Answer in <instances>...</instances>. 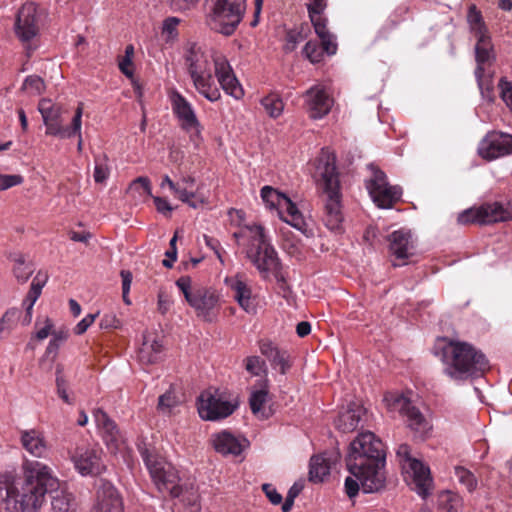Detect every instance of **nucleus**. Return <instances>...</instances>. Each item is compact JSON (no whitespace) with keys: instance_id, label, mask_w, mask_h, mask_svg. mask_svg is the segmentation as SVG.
Here are the masks:
<instances>
[{"instance_id":"nucleus-1","label":"nucleus","mask_w":512,"mask_h":512,"mask_svg":"<svg viewBox=\"0 0 512 512\" xmlns=\"http://www.w3.org/2000/svg\"><path fill=\"white\" fill-rule=\"evenodd\" d=\"M58 487L59 480L48 465L24 458L21 474H0V501L9 512H38L46 495Z\"/></svg>"},{"instance_id":"nucleus-2","label":"nucleus","mask_w":512,"mask_h":512,"mask_svg":"<svg viewBox=\"0 0 512 512\" xmlns=\"http://www.w3.org/2000/svg\"><path fill=\"white\" fill-rule=\"evenodd\" d=\"M182 57L195 90L208 101L216 102L221 98L212 74V63L221 88L235 99L243 97L244 91L223 54L209 52L202 45L189 41L183 47Z\"/></svg>"},{"instance_id":"nucleus-3","label":"nucleus","mask_w":512,"mask_h":512,"mask_svg":"<svg viewBox=\"0 0 512 512\" xmlns=\"http://www.w3.org/2000/svg\"><path fill=\"white\" fill-rule=\"evenodd\" d=\"M351 476L345 479V492L354 498L360 488L364 493H376L386 485L385 445L372 432L360 433L351 443L346 457Z\"/></svg>"},{"instance_id":"nucleus-4","label":"nucleus","mask_w":512,"mask_h":512,"mask_svg":"<svg viewBox=\"0 0 512 512\" xmlns=\"http://www.w3.org/2000/svg\"><path fill=\"white\" fill-rule=\"evenodd\" d=\"M335 162V155L327 149H322L315 160V171L312 175L318 188L325 195L323 222L329 230L338 232L342 228L343 214Z\"/></svg>"},{"instance_id":"nucleus-5","label":"nucleus","mask_w":512,"mask_h":512,"mask_svg":"<svg viewBox=\"0 0 512 512\" xmlns=\"http://www.w3.org/2000/svg\"><path fill=\"white\" fill-rule=\"evenodd\" d=\"M446 356L445 373L455 380L481 376L489 368L485 355L466 342H450Z\"/></svg>"},{"instance_id":"nucleus-6","label":"nucleus","mask_w":512,"mask_h":512,"mask_svg":"<svg viewBox=\"0 0 512 512\" xmlns=\"http://www.w3.org/2000/svg\"><path fill=\"white\" fill-rule=\"evenodd\" d=\"M246 10V0H206V23L224 36L235 33Z\"/></svg>"},{"instance_id":"nucleus-7","label":"nucleus","mask_w":512,"mask_h":512,"mask_svg":"<svg viewBox=\"0 0 512 512\" xmlns=\"http://www.w3.org/2000/svg\"><path fill=\"white\" fill-rule=\"evenodd\" d=\"M250 233V243L246 249L247 258L257 270L267 276L269 273H278L281 263L277 252L267 238L261 225L247 226Z\"/></svg>"},{"instance_id":"nucleus-8","label":"nucleus","mask_w":512,"mask_h":512,"mask_svg":"<svg viewBox=\"0 0 512 512\" xmlns=\"http://www.w3.org/2000/svg\"><path fill=\"white\" fill-rule=\"evenodd\" d=\"M138 449L157 489L172 497L180 496L179 476L172 464L145 445H139Z\"/></svg>"},{"instance_id":"nucleus-9","label":"nucleus","mask_w":512,"mask_h":512,"mask_svg":"<svg viewBox=\"0 0 512 512\" xmlns=\"http://www.w3.org/2000/svg\"><path fill=\"white\" fill-rule=\"evenodd\" d=\"M191 284L192 280L189 276H182L176 281L177 287L188 304L196 311L197 316L206 321H212L219 302L217 294L206 288H192Z\"/></svg>"},{"instance_id":"nucleus-10","label":"nucleus","mask_w":512,"mask_h":512,"mask_svg":"<svg viewBox=\"0 0 512 512\" xmlns=\"http://www.w3.org/2000/svg\"><path fill=\"white\" fill-rule=\"evenodd\" d=\"M261 198L270 207L278 209L283 221L302 233L307 232L308 226L303 215L288 196L270 186H264L261 189Z\"/></svg>"},{"instance_id":"nucleus-11","label":"nucleus","mask_w":512,"mask_h":512,"mask_svg":"<svg viewBox=\"0 0 512 512\" xmlns=\"http://www.w3.org/2000/svg\"><path fill=\"white\" fill-rule=\"evenodd\" d=\"M384 402L386 408L391 413H398L406 418L408 427L418 436H425L431 426L418 408L411 404V401L403 395L389 393L385 395Z\"/></svg>"},{"instance_id":"nucleus-12","label":"nucleus","mask_w":512,"mask_h":512,"mask_svg":"<svg viewBox=\"0 0 512 512\" xmlns=\"http://www.w3.org/2000/svg\"><path fill=\"white\" fill-rule=\"evenodd\" d=\"M396 454L403 469L411 472L416 492L422 498H426L430 494L433 484L429 467L411 457L410 447L407 444H401Z\"/></svg>"},{"instance_id":"nucleus-13","label":"nucleus","mask_w":512,"mask_h":512,"mask_svg":"<svg viewBox=\"0 0 512 512\" xmlns=\"http://www.w3.org/2000/svg\"><path fill=\"white\" fill-rule=\"evenodd\" d=\"M199 416L206 421H216L230 416L237 408L236 403L226 400L218 392L205 391L198 399Z\"/></svg>"},{"instance_id":"nucleus-14","label":"nucleus","mask_w":512,"mask_h":512,"mask_svg":"<svg viewBox=\"0 0 512 512\" xmlns=\"http://www.w3.org/2000/svg\"><path fill=\"white\" fill-rule=\"evenodd\" d=\"M41 13L33 2L24 3L16 14L14 31L22 42L35 38L41 27Z\"/></svg>"},{"instance_id":"nucleus-15","label":"nucleus","mask_w":512,"mask_h":512,"mask_svg":"<svg viewBox=\"0 0 512 512\" xmlns=\"http://www.w3.org/2000/svg\"><path fill=\"white\" fill-rule=\"evenodd\" d=\"M173 114L176 116L181 129L190 134H199L201 124L192 104L177 90L170 93Z\"/></svg>"},{"instance_id":"nucleus-16","label":"nucleus","mask_w":512,"mask_h":512,"mask_svg":"<svg viewBox=\"0 0 512 512\" xmlns=\"http://www.w3.org/2000/svg\"><path fill=\"white\" fill-rule=\"evenodd\" d=\"M101 450L95 447H76L71 454L75 469L82 476H95L102 473L105 466L101 458Z\"/></svg>"},{"instance_id":"nucleus-17","label":"nucleus","mask_w":512,"mask_h":512,"mask_svg":"<svg viewBox=\"0 0 512 512\" xmlns=\"http://www.w3.org/2000/svg\"><path fill=\"white\" fill-rule=\"evenodd\" d=\"M512 153V135L503 132L489 133L479 145V154L493 160Z\"/></svg>"},{"instance_id":"nucleus-18","label":"nucleus","mask_w":512,"mask_h":512,"mask_svg":"<svg viewBox=\"0 0 512 512\" xmlns=\"http://www.w3.org/2000/svg\"><path fill=\"white\" fill-rule=\"evenodd\" d=\"M303 97L309 116L313 119L323 118L330 112L333 106V99L320 84L309 88Z\"/></svg>"},{"instance_id":"nucleus-19","label":"nucleus","mask_w":512,"mask_h":512,"mask_svg":"<svg viewBox=\"0 0 512 512\" xmlns=\"http://www.w3.org/2000/svg\"><path fill=\"white\" fill-rule=\"evenodd\" d=\"M93 512H123L122 500L110 482L100 480Z\"/></svg>"},{"instance_id":"nucleus-20","label":"nucleus","mask_w":512,"mask_h":512,"mask_svg":"<svg viewBox=\"0 0 512 512\" xmlns=\"http://www.w3.org/2000/svg\"><path fill=\"white\" fill-rule=\"evenodd\" d=\"M93 418L102 433L107 448L110 452L116 453L122 442V437L115 422L102 409L94 410Z\"/></svg>"},{"instance_id":"nucleus-21","label":"nucleus","mask_w":512,"mask_h":512,"mask_svg":"<svg viewBox=\"0 0 512 512\" xmlns=\"http://www.w3.org/2000/svg\"><path fill=\"white\" fill-rule=\"evenodd\" d=\"M21 446L33 457L46 458L50 447L43 434L37 429L20 430Z\"/></svg>"},{"instance_id":"nucleus-22","label":"nucleus","mask_w":512,"mask_h":512,"mask_svg":"<svg viewBox=\"0 0 512 512\" xmlns=\"http://www.w3.org/2000/svg\"><path fill=\"white\" fill-rule=\"evenodd\" d=\"M225 283L232 292V297L247 313H256V305L252 300V290L248 283L239 275L226 278Z\"/></svg>"},{"instance_id":"nucleus-23","label":"nucleus","mask_w":512,"mask_h":512,"mask_svg":"<svg viewBox=\"0 0 512 512\" xmlns=\"http://www.w3.org/2000/svg\"><path fill=\"white\" fill-rule=\"evenodd\" d=\"M336 450L313 456L310 461L309 479L314 483L322 482L330 474L332 467L339 461Z\"/></svg>"},{"instance_id":"nucleus-24","label":"nucleus","mask_w":512,"mask_h":512,"mask_svg":"<svg viewBox=\"0 0 512 512\" xmlns=\"http://www.w3.org/2000/svg\"><path fill=\"white\" fill-rule=\"evenodd\" d=\"M389 249L393 256H395L394 266H401L405 264V259L412 255L411 249L413 248L411 235L404 230H397L389 236Z\"/></svg>"},{"instance_id":"nucleus-25","label":"nucleus","mask_w":512,"mask_h":512,"mask_svg":"<svg viewBox=\"0 0 512 512\" xmlns=\"http://www.w3.org/2000/svg\"><path fill=\"white\" fill-rule=\"evenodd\" d=\"M475 45V60L477 63L475 72L484 73L486 71H494L492 66L496 60L494 46L492 44L491 36L476 38Z\"/></svg>"},{"instance_id":"nucleus-26","label":"nucleus","mask_w":512,"mask_h":512,"mask_svg":"<svg viewBox=\"0 0 512 512\" xmlns=\"http://www.w3.org/2000/svg\"><path fill=\"white\" fill-rule=\"evenodd\" d=\"M259 350L261 354L267 358L274 369L279 370L281 374H285L290 368L289 354L286 350L280 349L271 341L262 340L259 342Z\"/></svg>"},{"instance_id":"nucleus-27","label":"nucleus","mask_w":512,"mask_h":512,"mask_svg":"<svg viewBox=\"0 0 512 512\" xmlns=\"http://www.w3.org/2000/svg\"><path fill=\"white\" fill-rule=\"evenodd\" d=\"M364 414L365 409L362 405L356 402L349 403L347 407L339 413L336 420L337 429L344 433L354 431L362 421Z\"/></svg>"},{"instance_id":"nucleus-28","label":"nucleus","mask_w":512,"mask_h":512,"mask_svg":"<svg viewBox=\"0 0 512 512\" xmlns=\"http://www.w3.org/2000/svg\"><path fill=\"white\" fill-rule=\"evenodd\" d=\"M213 446L218 453L223 455L238 456L245 447L246 440H240L228 431H222L213 435Z\"/></svg>"},{"instance_id":"nucleus-29","label":"nucleus","mask_w":512,"mask_h":512,"mask_svg":"<svg viewBox=\"0 0 512 512\" xmlns=\"http://www.w3.org/2000/svg\"><path fill=\"white\" fill-rule=\"evenodd\" d=\"M82 103L76 109L75 115L72 119L70 127L61 126L56 120L47 121L44 123L46 125V134L58 136L62 139L71 138L73 136H80V129L82 125Z\"/></svg>"},{"instance_id":"nucleus-30","label":"nucleus","mask_w":512,"mask_h":512,"mask_svg":"<svg viewBox=\"0 0 512 512\" xmlns=\"http://www.w3.org/2000/svg\"><path fill=\"white\" fill-rule=\"evenodd\" d=\"M480 224H492L512 220V207L504 208L500 203H487L479 207Z\"/></svg>"},{"instance_id":"nucleus-31","label":"nucleus","mask_w":512,"mask_h":512,"mask_svg":"<svg viewBox=\"0 0 512 512\" xmlns=\"http://www.w3.org/2000/svg\"><path fill=\"white\" fill-rule=\"evenodd\" d=\"M373 202L380 208H390L398 201L402 195V190L398 186H390L372 188L369 193Z\"/></svg>"},{"instance_id":"nucleus-32","label":"nucleus","mask_w":512,"mask_h":512,"mask_svg":"<svg viewBox=\"0 0 512 512\" xmlns=\"http://www.w3.org/2000/svg\"><path fill=\"white\" fill-rule=\"evenodd\" d=\"M48 494L51 496L52 512H78V504L72 493L58 487Z\"/></svg>"},{"instance_id":"nucleus-33","label":"nucleus","mask_w":512,"mask_h":512,"mask_svg":"<svg viewBox=\"0 0 512 512\" xmlns=\"http://www.w3.org/2000/svg\"><path fill=\"white\" fill-rule=\"evenodd\" d=\"M165 185H168L178 199L187 203L192 208H197L200 204L204 203L203 199H198L196 192L187 191L186 187H183L181 183L173 182L168 175H165L161 182V187Z\"/></svg>"},{"instance_id":"nucleus-34","label":"nucleus","mask_w":512,"mask_h":512,"mask_svg":"<svg viewBox=\"0 0 512 512\" xmlns=\"http://www.w3.org/2000/svg\"><path fill=\"white\" fill-rule=\"evenodd\" d=\"M162 344L156 339L145 338L139 351L138 359L142 364H154L161 359Z\"/></svg>"},{"instance_id":"nucleus-35","label":"nucleus","mask_w":512,"mask_h":512,"mask_svg":"<svg viewBox=\"0 0 512 512\" xmlns=\"http://www.w3.org/2000/svg\"><path fill=\"white\" fill-rule=\"evenodd\" d=\"M263 383L264 386L251 393L249 404L254 415L260 419H267L270 416L269 412L264 409V404L267 402L268 397L267 380H264Z\"/></svg>"},{"instance_id":"nucleus-36","label":"nucleus","mask_w":512,"mask_h":512,"mask_svg":"<svg viewBox=\"0 0 512 512\" xmlns=\"http://www.w3.org/2000/svg\"><path fill=\"white\" fill-rule=\"evenodd\" d=\"M48 276L39 271L33 278L30 289L22 302L26 311L33 310V306L41 295L42 289L47 282Z\"/></svg>"},{"instance_id":"nucleus-37","label":"nucleus","mask_w":512,"mask_h":512,"mask_svg":"<svg viewBox=\"0 0 512 512\" xmlns=\"http://www.w3.org/2000/svg\"><path fill=\"white\" fill-rule=\"evenodd\" d=\"M467 22L469 24L470 31L476 38L490 35L482 14L475 5H471L468 9Z\"/></svg>"},{"instance_id":"nucleus-38","label":"nucleus","mask_w":512,"mask_h":512,"mask_svg":"<svg viewBox=\"0 0 512 512\" xmlns=\"http://www.w3.org/2000/svg\"><path fill=\"white\" fill-rule=\"evenodd\" d=\"M493 75H494V71H486L484 73L475 72V77H476L481 95L488 102H492L494 100Z\"/></svg>"},{"instance_id":"nucleus-39","label":"nucleus","mask_w":512,"mask_h":512,"mask_svg":"<svg viewBox=\"0 0 512 512\" xmlns=\"http://www.w3.org/2000/svg\"><path fill=\"white\" fill-rule=\"evenodd\" d=\"M14 262V276L18 282L25 283L34 272L33 265L31 263H27L24 256L21 254L15 256Z\"/></svg>"},{"instance_id":"nucleus-40","label":"nucleus","mask_w":512,"mask_h":512,"mask_svg":"<svg viewBox=\"0 0 512 512\" xmlns=\"http://www.w3.org/2000/svg\"><path fill=\"white\" fill-rule=\"evenodd\" d=\"M267 114L272 118L279 117L284 110V103L279 95L270 94L261 100Z\"/></svg>"},{"instance_id":"nucleus-41","label":"nucleus","mask_w":512,"mask_h":512,"mask_svg":"<svg viewBox=\"0 0 512 512\" xmlns=\"http://www.w3.org/2000/svg\"><path fill=\"white\" fill-rule=\"evenodd\" d=\"M459 502V497L456 494L450 491H443L438 497V508L442 512H456Z\"/></svg>"},{"instance_id":"nucleus-42","label":"nucleus","mask_w":512,"mask_h":512,"mask_svg":"<svg viewBox=\"0 0 512 512\" xmlns=\"http://www.w3.org/2000/svg\"><path fill=\"white\" fill-rule=\"evenodd\" d=\"M107 161L106 155H98L95 157L93 178L96 183H104L108 179L110 171Z\"/></svg>"},{"instance_id":"nucleus-43","label":"nucleus","mask_w":512,"mask_h":512,"mask_svg":"<svg viewBox=\"0 0 512 512\" xmlns=\"http://www.w3.org/2000/svg\"><path fill=\"white\" fill-rule=\"evenodd\" d=\"M455 476L459 483H461L469 492H472L476 489L477 479L474 474L465 467H455Z\"/></svg>"},{"instance_id":"nucleus-44","label":"nucleus","mask_w":512,"mask_h":512,"mask_svg":"<svg viewBox=\"0 0 512 512\" xmlns=\"http://www.w3.org/2000/svg\"><path fill=\"white\" fill-rule=\"evenodd\" d=\"M245 369L253 376L267 374V366L259 356H249L245 359Z\"/></svg>"},{"instance_id":"nucleus-45","label":"nucleus","mask_w":512,"mask_h":512,"mask_svg":"<svg viewBox=\"0 0 512 512\" xmlns=\"http://www.w3.org/2000/svg\"><path fill=\"white\" fill-rule=\"evenodd\" d=\"M22 89L31 95H39L44 91L45 84L42 78L39 76L30 75L24 80Z\"/></svg>"},{"instance_id":"nucleus-46","label":"nucleus","mask_w":512,"mask_h":512,"mask_svg":"<svg viewBox=\"0 0 512 512\" xmlns=\"http://www.w3.org/2000/svg\"><path fill=\"white\" fill-rule=\"evenodd\" d=\"M38 111L42 115L43 122L57 120L59 117V109L55 108L49 99H41L38 104Z\"/></svg>"},{"instance_id":"nucleus-47","label":"nucleus","mask_w":512,"mask_h":512,"mask_svg":"<svg viewBox=\"0 0 512 512\" xmlns=\"http://www.w3.org/2000/svg\"><path fill=\"white\" fill-rule=\"evenodd\" d=\"M369 169L372 172L371 179L367 182V189L369 193L372 192V188L384 187L388 184L387 177L383 171L378 169L375 165L370 164Z\"/></svg>"},{"instance_id":"nucleus-48","label":"nucleus","mask_w":512,"mask_h":512,"mask_svg":"<svg viewBox=\"0 0 512 512\" xmlns=\"http://www.w3.org/2000/svg\"><path fill=\"white\" fill-rule=\"evenodd\" d=\"M179 400L174 392L167 391L159 397L158 409L163 413H170L173 408L179 404Z\"/></svg>"},{"instance_id":"nucleus-49","label":"nucleus","mask_w":512,"mask_h":512,"mask_svg":"<svg viewBox=\"0 0 512 512\" xmlns=\"http://www.w3.org/2000/svg\"><path fill=\"white\" fill-rule=\"evenodd\" d=\"M179 19L175 17L167 18L163 23L162 34L165 36L166 42H173L178 36L177 26Z\"/></svg>"},{"instance_id":"nucleus-50","label":"nucleus","mask_w":512,"mask_h":512,"mask_svg":"<svg viewBox=\"0 0 512 512\" xmlns=\"http://www.w3.org/2000/svg\"><path fill=\"white\" fill-rule=\"evenodd\" d=\"M304 55L312 62L318 63L322 59L323 51L316 42L308 41L303 49Z\"/></svg>"},{"instance_id":"nucleus-51","label":"nucleus","mask_w":512,"mask_h":512,"mask_svg":"<svg viewBox=\"0 0 512 512\" xmlns=\"http://www.w3.org/2000/svg\"><path fill=\"white\" fill-rule=\"evenodd\" d=\"M305 39V36L297 30H290L286 34L284 50L285 52H292L297 45Z\"/></svg>"},{"instance_id":"nucleus-52","label":"nucleus","mask_w":512,"mask_h":512,"mask_svg":"<svg viewBox=\"0 0 512 512\" xmlns=\"http://www.w3.org/2000/svg\"><path fill=\"white\" fill-rule=\"evenodd\" d=\"M129 191L152 196L150 180L147 177H138L130 184Z\"/></svg>"},{"instance_id":"nucleus-53","label":"nucleus","mask_w":512,"mask_h":512,"mask_svg":"<svg viewBox=\"0 0 512 512\" xmlns=\"http://www.w3.org/2000/svg\"><path fill=\"white\" fill-rule=\"evenodd\" d=\"M458 223L466 225L471 223H478L480 224V212L479 207L477 208H470L458 215L457 218Z\"/></svg>"},{"instance_id":"nucleus-54","label":"nucleus","mask_w":512,"mask_h":512,"mask_svg":"<svg viewBox=\"0 0 512 512\" xmlns=\"http://www.w3.org/2000/svg\"><path fill=\"white\" fill-rule=\"evenodd\" d=\"M36 327H39L38 330L35 333V338L39 341L45 340L48 336H52V332L54 329V323L53 321L46 317L43 322V326L40 327V321L37 320L35 323Z\"/></svg>"},{"instance_id":"nucleus-55","label":"nucleus","mask_w":512,"mask_h":512,"mask_svg":"<svg viewBox=\"0 0 512 512\" xmlns=\"http://www.w3.org/2000/svg\"><path fill=\"white\" fill-rule=\"evenodd\" d=\"M498 87L500 89V96L502 100L512 112V82L502 78L499 81Z\"/></svg>"},{"instance_id":"nucleus-56","label":"nucleus","mask_w":512,"mask_h":512,"mask_svg":"<svg viewBox=\"0 0 512 512\" xmlns=\"http://www.w3.org/2000/svg\"><path fill=\"white\" fill-rule=\"evenodd\" d=\"M309 18L313 24L314 30L318 37H323L324 34L329 33L326 27V19L322 16V13L310 14Z\"/></svg>"},{"instance_id":"nucleus-57","label":"nucleus","mask_w":512,"mask_h":512,"mask_svg":"<svg viewBox=\"0 0 512 512\" xmlns=\"http://www.w3.org/2000/svg\"><path fill=\"white\" fill-rule=\"evenodd\" d=\"M22 181L23 178L20 175L0 174V191L19 185Z\"/></svg>"},{"instance_id":"nucleus-58","label":"nucleus","mask_w":512,"mask_h":512,"mask_svg":"<svg viewBox=\"0 0 512 512\" xmlns=\"http://www.w3.org/2000/svg\"><path fill=\"white\" fill-rule=\"evenodd\" d=\"M16 309L7 310L0 319V340L2 339V333L11 330V323L17 316Z\"/></svg>"},{"instance_id":"nucleus-59","label":"nucleus","mask_w":512,"mask_h":512,"mask_svg":"<svg viewBox=\"0 0 512 512\" xmlns=\"http://www.w3.org/2000/svg\"><path fill=\"white\" fill-rule=\"evenodd\" d=\"M61 368L60 366L57 367V376H56V386H57V393L59 397L66 403L71 404L70 398L66 391V381L65 379L60 375Z\"/></svg>"},{"instance_id":"nucleus-60","label":"nucleus","mask_w":512,"mask_h":512,"mask_svg":"<svg viewBox=\"0 0 512 512\" xmlns=\"http://www.w3.org/2000/svg\"><path fill=\"white\" fill-rule=\"evenodd\" d=\"M319 38L322 43V51H325L328 55H334L337 51V44L334 41V36L329 32Z\"/></svg>"},{"instance_id":"nucleus-61","label":"nucleus","mask_w":512,"mask_h":512,"mask_svg":"<svg viewBox=\"0 0 512 512\" xmlns=\"http://www.w3.org/2000/svg\"><path fill=\"white\" fill-rule=\"evenodd\" d=\"M262 490L273 505H278L282 502V495L278 493L272 484H263Z\"/></svg>"},{"instance_id":"nucleus-62","label":"nucleus","mask_w":512,"mask_h":512,"mask_svg":"<svg viewBox=\"0 0 512 512\" xmlns=\"http://www.w3.org/2000/svg\"><path fill=\"white\" fill-rule=\"evenodd\" d=\"M172 300L167 295L166 292L160 290L158 293V301H157V309L162 314L165 315L171 308Z\"/></svg>"},{"instance_id":"nucleus-63","label":"nucleus","mask_w":512,"mask_h":512,"mask_svg":"<svg viewBox=\"0 0 512 512\" xmlns=\"http://www.w3.org/2000/svg\"><path fill=\"white\" fill-rule=\"evenodd\" d=\"M97 314H88L86 315L74 328V333L77 335H81L87 331V329L93 324L95 321Z\"/></svg>"},{"instance_id":"nucleus-64","label":"nucleus","mask_w":512,"mask_h":512,"mask_svg":"<svg viewBox=\"0 0 512 512\" xmlns=\"http://www.w3.org/2000/svg\"><path fill=\"white\" fill-rule=\"evenodd\" d=\"M153 201H154L155 207L159 213H162L165 216L170 215L173 208L166 199L155 196V197H153Z\"/></svg>"}]
</instances>
